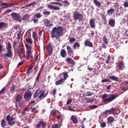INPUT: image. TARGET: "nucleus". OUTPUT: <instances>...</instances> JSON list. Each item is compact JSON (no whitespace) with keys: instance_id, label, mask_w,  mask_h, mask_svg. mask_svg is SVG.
Wrapping results in <instances>:
<instances>
[{"instance_id":"obj_1","label":"nucleus","mask_w":128,"mask_h":128,"mask_svg":"<svg viewBox=\"0 0 128 128\" xmlns=\"http://www.w3.org/2000/svg\"><path fill=\"white\" fill-rule=\"evenodd\" d=\"M64 28L62 26L54 27L51 31V35L52 38H55L56 39H59L60 36H62L64 34Z\"/></svg>"},{"instance_id":"obj_2","label":"nucleus","mask_w":128,"mask_h":128,"mask_svg":"<svg viewBox=\"0 0 128 128\" xmlns=\"http://www.w3.org/2000/svg\"><path fill=\"white\" fill-rule=\"evenodd\" d=\"M118 96V95L116 94H104L102 96V101L106 104H107L114 100Z\"/></svg>"},{"instance_id":"obj_3","label":"nucleus","mask_w":128,"mask_h":128,"mask_svg":"<svg viewBox=\"0 0 128 128\" xmlns=\"http://www.w3.org/2000/svg\"><path fill=\"white\" fill-rule=\"evenodd\" d=\"M26 50V58L28 60L33 58L32 51L31 50L32 47L30 45L26 44H25Z\"/></svg>"},{"instance_id":"obj_4","label":"nucleus","mask_w":128,"mask_h":128,"mask_svg":"<svg viewBox=\"0 0 128 128\" xmlns=\"http://www.w3.org/2000/svg\"><path fill=\"white\" fill-rule=\"evenodd\" d=\"M74 19V20H78L79 22L83 21L84 20L83 16L82 14H78L75 11L74 13L73 16Z\"/></svg>"},{"instance_id":"obj_5","label":"nucleus","mask_w":128,"mask_h":128,"mask_svg":"<svg viewBox=\"0 0 128 128\" xmlns=\"http://www.w3.org/2000/svg\"><path fill=\"white\" fill-rule=\"evenodd\" d=\"M24 98L25 100V102H28L31 99L32 96V93L30 91L26 92L24 94Z\"/></svg>"},{"instance_id":"obj_6","label":"nucleus","mask_w":128,"mask_h":128,"mask_svg":"<svg viewBox=\"0 0 128 128\" xmlns=\"http://www.w3.org/2000/svg\"><path fill=\"white\" fill-rule=\"evenodd\" d=\"M11 15L15 20L19 22L22 21V19L21 16L19 14L15 12H12L11 13Z\"/></svg>"},{"instance_id":"obj_7","label":"nucleus","mask_w":128,"mask_h":128,"mask_svg":"<svg viewBox=\"0 0 128 128\" xmlns=\"http://www.w3.org/2000/svg\"><path fill=\"white\" fill-rule=\"evenodd\" d=\"M66 47H67V52L68 56L71 58H73V56L74 55L73 50L69 46H67Z\"/></svg>"},{"instance_id":"obj_8","label":"nucleus","mask_w":128,"mask_h":128,"mask_svg":"<svg viewBox=\"0 0 128 128\" xmlns=\"http://www.w3.org/2000/svg\"><path fill=\"white\" fill-rule=\"evenodd\" d=\"M68 77V74L66 72H64L61 74L60 75V77L62 80L65 82V80Z\"/></svg>"},{"instance_id":"obj_9","label":"nucleus","mask_w":128,"mask_h":128,"mask_svg":"<svg viewBox=\"0 0 128 128\" xmlns=\"http://www.w3.org/2000/svg\"><path fill=\"white\" fill-rule=\"evenodd\" d=\"M46 125V123L43 121H40L38 122V124L36 125L37 128H40V126H42V128H44Z\"/></svg>"},{"instance_id":"obj_10","label":"nucleus","mask_w":128,"mask_h":128,"mask_svg":"<svg viewBox=\"0 0 128 128\" xmlns=\"http://www.w3.org/2000/svg\"><path fill=\"white\" fill-rule=\"evenodd\" d=\"M47 50L49 52L50 55H51L52 51V48L51 45V42H49L47 47Z\"/></svg>"},{"instance_id":"obj_11","label":"nucleus","mask_w":128,"mask_h":128,"mask_svg":"<svg viewBox=\"0 0 128 128\" xmlns=\"http://www.w3.org/2000/svg\"><path fill=\"white\" fill-rule=\"evenodd\" d=\"M70 120H71L74 124H77L78 122L77 118L74 115H72L71 116L70 118Z\"/></svg>"},{"instance_id":"obj_12","label":"nucleus","mask_w":128,"mask_h":128,"mask_svg":"<svg viewBox=\"0 0 128 128\" xmlns=\"http://www.w3.org/2000/svg\"><path fill=\"white\" fill-rule=\"evenodd\" d=\"M22 98V97L21 96L20 93H17L16 94V96L15 99L16 100V102H18L20 100H21Z\"/></svg>"},{"instance_id":"obj_13","label":"nucleus","mask_w":128,"mask_h":128,"mask_svg":"<svg viewBox=\"0 0 128 128\" xmlns=\"http://www.w3.org/2000/svg\"><path fill=\"white\" fill-rule=\"evenodd\" d=\"M24 50L25 49L24 48H20V49H18V51L17 52V53L20 58L22 52H24Z\"/></svg>"},{"instance_id":"obj_14","label":"nucleus","mask_w":128,"mask_h":128,"mask_svg":"<svg viewBox=\"0 0 128 128\" xmlns=\"http://www.w3.org/2000/svg\"><path fill=\"white\" fill-rule=\"evenodd\" d=\"M60 55L62 58H65L67 56V53L66 50L64 49H62L61 50Z\"/></svg>"},{"instance_id":"obj_15","label":"nucleus","mask_w":128,"mask_h":128,"mask_svg":"<svg viewBox=\"0 0 128 128\" xmlns=\"http://www.w3.org/2000/svg\"><path fill=\"white\" fill-rule=\"evenodd\" d=\"M89 23L90 27L92 28H94L95 27V24L94 20L91 19L90 20Z\"/></svg>"},{"instance_id":"obj_16","label":"nucleus","mask_w":128,"mask_h":128,"mask_svg":"<svg viewBox=\"0 0 128 128\" xmlns=\"http://www.w3.org/2000/svg\"><path fill=\"white\" fill-rule=\"evenodd\" d=\"M31 37L30 35L28 36V37L26 36V41L27 43L30 44H32V40L31 39Z\"/></svg>"},{"instance_id":"obj_17","label":"nucleus","mask_w":128,"mask_h":128,"mask_svg":"<svg viewBox=\"0 0 128 128\" xmlns=\"http://www.w3.org/2000/svg\"><path fill=\"white\" fill-rule=\"evenodd\" d=\"M18 102V106L20 108H22L25 105V102L22 100Z\"/></svg>"},{"instance_id":"obj_18","label":"nucleus","mask_w":128,"mask_h":128,"mask_svg":"<svg viewBox=\"0 0 128 128\" xmlns=\"http://www.w3.org/2000/svg\"><path fill=\"white\" fill-rule=\"evenodd\" d=\"M12 52L10 51L9 52L8 51V53L5 54H4V58L6 60L10 56H12Z\"/></svg>"},{"instance_id":"obj_19","label":"nucleus","mask_w":128,"mask_h":128,"mask_svg":"<svg viewBox=\"0 0 128 128\" xmlns=\"http://www.w3.org/2000/svg\"><path fill=\"white\" fill-rule=\"evenodd\" d=\"M41 92H40V95L38 96V98L39 99H40V100H42L43 98H44L45 97H44V94L45 92H44V90H41Z\"/></svg>"},{"instance_id":"obj_20","label":"nucleus","mask_w":128,"mask_h":128,"mask_svg":"<svg viewBox=\"0 0 128 128\" xmlns=\"http://www.w3.org/2000/svg\"><path fill=\"white\" fill-rule=\"evenodd\" d=\"M100 16L102 18V20L103 24H106L107 22V20L105 16L103 14H101Z\"/></svg>"},{"instance_id":"obj_21","label":"nucleus","mask_w":128,"mask_h":128,"mask_svg":"<svg viewBox=\"0 0 128 128\" xmlns=\"http://www.w3.org/2000/svg\"><path fill=\"white\" fill-rule=\"evenodd\" d=\"M124 64L122 62L120 61L118 63L117 66L120 70L122 69V68L124 67Z\"/></svg>"},{"instance_id":"obj_22","label":"nucleus","mask_w":128,"mask_h":128,"mask_svg":"<svg viewBox=\"0 0 128 128\" xmlns=\"http://www.w3.org/2000/svg\"><path fill=\"white\" fill-rule=\"evenodd\" d=\"M41 90H40V88L38 89L36 92H35L33 96V97L34 98V99L36 98L39 94L40 93V92H41Z\"/></svg>"},{"instance_id":"obj_23","label":"nucleus","mask_w":128,"mask_h":128,"mask_svg":"<svg viewBox=\"0 0 128 128\" xmlns=\"http://www.w3.org/2000/svg\"><path fill=\"white\" fill-rule=\"evenodd\" d=\"M48 7L54 10H58L60 9V8L58 6H55L51 5H48Z\"/></svg>"},{"instance_id":"obj_24","label":"nucleus","mask_w":128,"mask_h":128,"mask_svg":"<svg viewBox=\"0 0 128 128\" xmlns=\"http://www.w3.org/2000/svg\"><path fill=\"white\" fill-rule=\"evenodd\" d=\"M85 45L86 46H88L90 47H92L93 46L92 43L90 42L88 40H87L84 42Z\"/></svg>"},{"instance_id":"obj_25","label":"nucleus","mask_w":128,"mask_h":128,"mask_svg":"<svg viewBox=\"0 0 128 128\" xmlns=\"http://www.w3.org/2000/svg\"><path fill=\"white\" fill-rule=\"evenodd\" d=\"M115 21L114 20L110 19L108 22V24L112 27H114L115 26Z\"/></svg>"},{"instance_id":"obj_26","label":"nucleus","mask_w":128,"mask_h":128,"mask_svg":"<svg viewBox=\"0 0 128 128\" xmlns=\"http://www.w3.org/2000/svg\"><path fill=\"white\" fill-rule=\"evenodd\" d=\"M114 10L113 8H110L107 11V14H108L109 15H112L114 14Z\"/></svg>"},{"instance_id":"obj_27","label":"nucleus","mask_w":128,"mask_h":128,"mask_svg":"<svg viewBox=\"0 0 128 128\" xmlns=\"http://www.w3.org/2000/svg\"><path fill=\"white\" fill-rule=\"evenodd\" d=\"M30 15L28 14H25L24 16L22 17V19L24 21H26L30 17Z\"/></svg>"},{"instance_id":"obj_28","label":"nucleus","mask_w":128,"mask_h":128,"mask_svg":"<svg viewBox=\"0 0 128 128\" xmlns=\"http://www.w3.org/2000/svg\"><path fill=\"white\" fill-rule=\"evenodd\" d=\"M116 108H112L111 109H110L109 110L110 114H115L116 112Z\"/></svg>"},{"instance_id":"obj_29","label":"nucleus","mask_w":128,"mask_h":128,"mask_svg":"<svg viewBox=\"0 0 128 128\" xmlns=\"http://www.w3.org/2000/svg\"><path fill=\"white\" fill-rule=\"evenodd\" d=\"M16 86L14 85H13L11 87H10V92L12 93H14L15 90V89L16 88Z\"/></svg>"},{"instance_id":"obj_30","label":"nucleus","mask_w":128,"mask_h":128,"mask_svg":"<svg viewBox=\"0 0 128 128\" xmlns=\"http://www.w3.org/2000/svg\"><path fill=\"white\" fill-rule=\"evenodd\" d=\"M93 0L94 3L96 6L100 7L101 6V4L99 2L97 1V0Z\"/></svg>"},{"instance_id":"obj_31","label":"nucleus","mask_w":128,"mask_h":128,"mask_svg":"<svg viewBox=\"0 0 128 128\" xmlns=\"http://www.w3.org/2000/svg\"><path fill=\"white\" fill-rule=\"evenodd\" d=\"M6 49L9 52H10L12 51V48L11 44L10 43L8 42L7 43V46H6Z\"/></svg>"},{"instance_id":"obj_32","label":"nucleus","mask_w":128,"mask_h":128,"mask_svg":"<svg viewBox=\"0 0 128 128\" xmlns=\"http://www.w3.org/2000/svg\"><path fill=\"white\" fill-rule=\"evenodd\" d=\"M44 24L47 27H49L51 25L49 23V20L47 19H45Z\"/></svg>"},{"instance_id":"obj_33","label":"nucleus","mask_w":128,"mask_h":128,"mask_svg":"<svg viewBox=\"0 0 128 128\" xmlns=\"http://www.w3.org/2000/svg\"><path fill=\"white\" fill-rule=\"evenodd\" d=\"M15 4L18 5L17 3H16V4L14 3H7L6 6L4 8H8V7H11L14 6Z\"/></svg>"},{"instance_id":"obj_34","label":"nucleus","mask_w":128,"mask_h":128,"mask_svg":"<svg viewBox=\"0 0 128 128\" xmlns=\"http://www.w3.org/2000/svg\"><path fill=\"white\" fill-rule=\"evenodd\" d=\"M7 25L8 24H6L3 22H1L0 23V29L3 28H6L7 27Z\"/></svg>"},{"instance_id":"obj_35","label":"nucleus","mask_w":128,"mask_h":128,"mask_svg":"<svg viewBox=\"0 0 128 128\" xmlns=\"http://www.w3.org/2000/svg\"><path fill=\"white\" fill-rule=\"evenodd\" d=\"M84 100L87 103L92 102L94 101L92 99L87 98H84Z\"/></svg>"},{"instance_id":"obj_36","label":"nucleus","mask_w":128,"mask_h":128,"mask_svg":"<svg viewBox=\"0 0 128 128\" xmlns=\"http://www.w3.org/2000/svg\"><path fill=\"white\" fill-rule=\"evenodd\" d=\"M109 78L112 80H114L116 81H118V79L117 77H116L114 76H112L109 77Z\"/></svg>"},{"instance_id":"obj_37","label":"nucleus","mask_w":128,"mask_h":128,"mask_svg":"<svg viewBox=\"0 0 128 128\" xmlns=\"http://www.w3.org/2000/svg\"><path fill=\"white\" fill-rule=\"evenodd\" d=\"M114 120V118L112 116H110L107 118V121L108 123H112Z\"/></svg>"},{"instance_id":"obj_38","label":"nucleus","mask_w":128,"mask_h":128,"mask_svg":"<svg viewBox=\"0 0 128 128\" xmlns=\"http://www.w3.org/2000/svg\"><path fill=\"white\" fill-rule=\"evenodd\" d=\"M64 82V81H63L61 79H60V80L56 81L55 83V84L56 85H60L62 83Z\"/></svg>"},{"instance_id":"obj_39","label":"nucleus","mask_w":128,"mask_h":128,"mask_svg":"<svg viewBox=\"0 0 128 128\" xmlns=\"http://www.w3.org/2000/svg\"><path fill=\"white\" fill-rule=\"evenodd\" d=\"M66 60L67 62L71 64H74V61L71 58H67L66 59Z\"/></svg>"},{"instance_id":"obj_40","label":"nucleus","mask_w":128,"mask_h":128,"mask_svg":"<svg viewBox=\"0 0 128 128\" xmlns=\"http://www.w3.org/2000/svg\"><path fill=\"white\" fill-rule=\"evenodd\" d=\"M80 46V44L77 42H76L74 44V48L75 49L77 48L78 49L79 47Z\"/></svg>"},{"instance_id":"obj_41","label":"nucleus","mask_w":128,"mask_h":128,"mask_svg":"<svg viewBox=\"0 0 128 128\" xmlns=\"http://www.w3.org/2000/svg\"><path fill=\"white\" fill-rule=\"evenodd\" d=\"M42 15H41L40 12H38L36 14L34 15V16L37 18H40L41 17Z\"/></svg>"},{"instance_id":"obj_42","label":"nucleus","mask_w":128,"mask_h":128,"mask_svg":"<svg viewBox=\"0 0 128 128\" xmlns=\"http://www.w3.org/2000/svg\"><path fill=\"white\" fill-rule=\"evenodd\" d=\"M68 40H69V42L70 43L72 44L74 42L76 41V40L74 38H68Z\"/></svg>"},{"instance_id":"obj_43","label":"nucleus","mask_w":128,"mask_h":128,"mask_svg":"<svg viewBox=\"0 0 128 128\" xmlns=\"http://www.w3.org/2000/svg\"><path fill=\"white\" fill-rule=\"evenodd\" d=\"M6 122L4 120H2L1 122V125L2 127L4 128L6 125Z\"/></svg>"},{"instance_id":"obj_44","label":"nucleus","mask_w":128,"mask_h":128,"mask_svg":"<svg viewBox=\"0 0 128 128\" xmlns=\"http://www.w3.org/2000/svg\"><path fill=\"white\" fill-rule=\"evenodd\" d=\"M101 82L102 83H104L106 82H111V81L110 80L107 79L106 78H104V79L102 80Z\"/></svg>"},{"instance_id":"obj_45","label":"nucleus","mask_w":128,"mask_h":128,"mask_svg":"<svg viewBox=\"0 0 128 128\" xmlns=\"http://www.w3.org/2000/svg\"><path fill=\"white\" fill-rule=\"evenodd\" d=\"M52 4H55L57 5V6L58 5L60 6H62L63 4H62L58 2H51Z\"/></svg>"},{"instance_id":"obj_46","label":"nucleus","mask_w":128,"mask_h":128,"mask_svg":"<svg viewBox=\"0 0 128 128\" xmlns=\"http://www.w3.org/2000/svg\"><path fill=\"white\" fill-rule=\"evenodd\" d=\"M62 3H64L66 5H64V6H68L70 4V3L69 2L66 1H64L62 2Z\"/></svg>"},{"instance_id":"obj_47","label":"nucleus","mask_w":128,"mask_h":128,"mask_svg":"<svg viewBox=\"0 0 128 128\" xmlns=\"http://www.w3.org/2000/svg\"><path fill=\"white\" fill-rule=\"evenodd\" d=\"M107 114H110L109 110H107L104 111L103 113H102V116H104Z\"/></svg>"},{"instance_id":"obj_48","label":"nucleus","mask_w":128,"mask_h":128,"mask_svg":"<svg viewBox=\"0 0 128 128\" xmlns=\"http://www.w3.org/2000/svg\"><path fill=\"white\" fill-rule=\"evenodd\" d=\"M86 96H90L92 95L93 94V92H90V91L86 93Z\"/></svg>"},{"instance_id":"obj_49","label":"nucleus","mask_w":128,"mask_h":128,"mask_svg":"<svg viewBox=\"0 0 128 128\" xmlns=\"http://www.w3.org/2000/svg\"><path fill=\"white\" fill-rule=\"evenodd\" d=\"M98 107V106L95 105H92L89 106V108L91 109H94L97 108Z\"/></svg>"},{"instance_id":"obj_50","label":"nucleus","mask_w":128,"mask_h":128,"mask_svg":"<svg viewBox=\"0 0 128 128\" xmlns=\"http://www.w3.org/2000/svg\"><path fill=\"white\" fill-rule=\"evenodd\" d=\"M124 6L125 8L128 7V0H126L124 2Z\"/></svg>"},{"instance_id":"obj_51","label":"nucleus","mask_w":128,"mask_h":128,"mask_svg":"<svg viewBox=\"0 0 128 128\" xmlns=\"http://www.w3.org/2000/svg\"><path fill=\"white\" fill-rule=\"evenodd\" d=\"M5 87H3V88L0 91V94H4L5 92Z\"/></svg>"},{"instance_id":"obj_52","label":"nucleus","mask_w":128,"mask_h":128,"mask_svg":"<svg viewBox=\"0 0 128 128\" xmlns=\"http://www.w3.org/2000/svg\"><path fill=\"white\" fill-rule=\"evenodd\" d=\"M126 19L125 18H122L120 21V24L121 25H122L125 24V23Z\"/></svg>"},{"instance_id":"obj_53","label":"nucleus","mask_w":128,"mask_h":128,"mask_svg":"<svg viewBox=\"0 0 128 128\" xmlns=\"http://www.w3.org/2000/svg\"><path fill=\"white\" fill-rule=\"evenodd\" d=\"M103 41L105 44H107L108 40L105 36L103 38Z\"/></svg>"},{"instance_id":"obj_54","label":"nucleus","mask_w":128,"mask_h":128,"mask_svg":"<svg viewBox=\"0 0 128 128\" xmlns=\"http://www.w3.org/2000/svg\"><path fill=\"white\" fill-rule=\"evenodd\" d=\"M43 14L44 15L48 16L50 14V12H43Z\"/></svg>"},{"instance_id":"obj_55","label":"nucleus","mask_w":128,"mask_h":128,"mask_svg":"<svg viewBox=\"0 0 128 128\" xmlns=\"http://www.w3.org/2000/svg\"><path fill=\"white\" fill-rule=\"evenodd\" d=\"M16 122L14 121L12 122H8V124L10 126L12 125L15 124Z\"/></svg>"},{"instance_id":"obj_56","label":"nucleus","mask_w":128,"mask_h":128,"mask_svg":"<svg viewBox=\"0 0 128 128\" xmlns=\"http://www.w3.org/2000/svg\"><path fill=\"white\" fill-rule=\"evenodd\" d=\"M12 11V10L11 9L7 10L6 11L4 12V15H6L8 13H9L10 12H11Z\"/></svg>"},{"instance_id":"obj_57","label":"nucleus","mask_w":128,"mask_h":128,"mask_svg":"<svg viewBox=\"0 0 128 128\" xmlns=\"http://www.w3.org/2000/svg\"><path fill=\"white\" fill-rule=\"evenodd\" d=\"M56 89L55 88H54L52 90V92L53 93L52 95L53 96H54L55 95L56 93Z\"/></svg>"},{"instance_id":"obj_58","label":"nucleus","mask_w":128,"mask_h":128,"mask_svg":"<svg viewBox=\"0 0 128 128\" xmlns=\"http://www.w3.org/2000/svg\"><path fill=\"white\" fill-rule=\"evenodd\" d=\"M106 126V124L104 122L101 123L100 125V127L102 128H104Z\"/></svg>"},{"instance_id":"obj_59","label":"nucleus","mask_w":128,"mask_h":128,"mask_svg":"<svg viewBox=\"0 0 128 128\" xmlns=\"http://www.w3.org/2000/svg\"><path fill=\"white\" fill-rule=\"evenodd\" d=\"M110 58V55H109L107 58L106 60V64H108L109 63Z\"/></svg>"},{"instance_id":"obj_60","label":"nucleus","mask_w":128,"mask_h":128,"mask_svg":"<svg viewBox=\"0 0 128 128\" xmlns=\"http://www.w3.org/2000/svg\"><path fill=\"white\" fill-rule=\"evenodd\" d=\"M38 36L37 33L36 32H33L32 37L33 38Z\"/></svg>"},{"instance_id":"obj_61","label":"nucleus","mask_w":128,"mask_h":128,"mask_svg":"<svg viewBox=\"0 0 128 128\" xmlns=\"http://www.w3.org/2000/svg\"><path fill=\"white\" fill-rule=\"evenodd\" d=\"M58 125L57 124H55L52 125V128H58Z\"/></svg>"},{"instance_id":"obj_62","label":"nucleus","mask_w":128,"mask_h":128,"mask_svg":"<svg viewBox=\"0 0 128 128\" xmlns=\"http://www.w3.org/2000/svg\"><path fill=\"white\" fill-rule=\"evenodd\" d=\"M30 6H34L37 5V4L36 2H33L32 3L30 4Z\"/></svg>"},{"instance_id":"obj_63","label":"nucleus","mask_w":128,"mask_h":128,"mask_svg":"<svg viewBox=\"0 0 128 128\" xmlns=\"http://www.w3.org/2000/svg\"><path fill=\"white\" fill-rule=\"evenodd\" d=\"M6 120L9 122H10V115H8L6 117Z\"/></svg>"},{"instance_id":"obj_64","label":"nucleus","mask_w":128,"mask_h":128,"mask_svg":"<svg viewBox=\"0 0 128 128\" xmlns=\"http://www.w3.org/2000/svg\"><path fill=\"white\" fill-rule=\"evenodd\" d=\"M72 102V100L71 99L68 100L66 103V104L68 105L69 104Z\"/></svg>"}]
</instances>
